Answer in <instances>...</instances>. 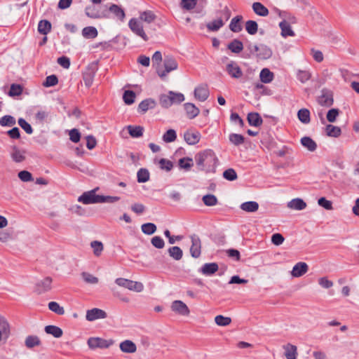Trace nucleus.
<instances>
[{
    "instance_id": "nucleus-1",
    "label": "nucleus",
    "mask_w": 359,
    "mask_h": 359,
    "mask_svg": "<svg viewBox=\"0 0 359 359\" xmlns=\"http://www.w3.org/2000/svg\"><path fill=\"white\" fill-rule=\"evenodd\" d=\"M219 160L215 152L210 149L203 151V169L207 172H215Z\"/></svg>"
},
{
    "instance_id": "nucleus-2",
    "label": "nucleus",
    "mask_w": 359,
    "mask_h": 359,
    "mask_svg": "<svg viewBox=\"0 0 359 359\" xmlns=\"http://www.w3.org/2000/svg\"><path fill=\"white\" fill-rule=\"evenodd\" d=\"M118 286L126 288L130 291L141 292L144 290V285L139 281H134L123 278H118L115 280Z\"/></svg>"
},
{
    "instance_id": "nucleus-3",
    "label": "nucleus",
    "mask_w": 359,
    "mask_h": 359,
    "mask_svg": "<svg viewBox=\"0 0 359 359\" xmlns=\"http://www.w3.org/2000/svg\"><path fill=\"white\" fill-rule=\"evenodd\" d=\"M248 49L251 53H255L260 60H267L272 55V50L264 44L249 45Z\"/></svg>"
},
{
    "instance_id": "nucleus-4",
    "label": "nucleus",
    "mask_w": 359,
    "mask_h": 359,
    "mask_svg": "<svg viewBox=\"0 0 359 359\" xmlns=\"http://www.w3.org/2000/svg\"><path fill=\"white\" fill-rule=\"evenodd\" d=\"M128 27L130 30L137 36L141 37L144 41L149 40L146 34L142 22L135 18H131L128 22Z\"/></svg>"
},
{
    "instance_id": "nucleus-5",
    "label": "nucleus",
    "mask_w": 359,
    "mask_h": 359,
    "mask_svg": "<svg viewBox=\"0 0 359 359\" xmlns=\"http://www.w3.org/2000/svg\"><path fill=\"white\" fill-rule=\"evenodd\" d=\"M87 344L90 348H107L114 344L112 339L106 340L100 337H90Z\"/></svg>"
},
{
    "instance_id": "nucleus-6",
    "label": "nucleus",
    "mask_w": 359,
    "mask_h": 359,
    "mask_svg": "<svg viewBox=\"0 0 359 359\" xmlns=\"http://www.w3.org/2000/svg\"><path fill=\"white\" fill-rule=\"evenodd\" d=\"M98 190V188H95L91 191L84 192L78 198V201L83 204H93L100 203V195H97L95 193Z\"/></svg>"
},
{
    "instance_id": "nucleus-7",
    "label": "nucleus",
    "mask_w": 359,
    "mask_h": 359,
    "mask_svg": "<svg viewBox=\"0 0 359 359\" xmlns=\"http://www.w3.org/2000/svg\"><path fill=\"white\" fill-rule=\"evenodd\" d=\"M97 71V65L94 63L89 65L83 73V80L86 87L90 88L93 82Z\"/></svg>"
},
{
    "instance_id": "nucleus-8",
    "label": "nucleus",
    "mask_w": 359,
    "mask_h": 359,
    "mask_svg": "<svg viewBox=\"0 0 359 359\" xmlns=\"http://www.w3.org/2000/svg\"><path fill=\"white\" fill-rule=\"evenodd\" d=\"M164 70H158V74L161 78L165 77L171 71L177 69V63L172 57L166 56L164 60Z\"/></svg>"
},
{
    "instance_id": "nucleus-9",
    "label": "nucleus",
    "mask_w": 359,
    "mask_h": 359,
    "mask_svg": "<svg viewBox=\"0 0 359 359\" xmlns=\"http://www.w3.org/2000/svg\"><path fill=\"white\" fill-rule=\"evenodd\" d=\"M333 102L332 92L323 89L321 92V95L318 98V104L321 106L329 107L332 105Z\"/></svg>"
},
{
    "instance_id": "nucleus-10",
    "label": "nucleus",
    "mask_w": 359,
    "mask_h": 359,
    "mask_svg": "<svg viewBox=\"0 0 359 359\" xmlns=\"http://www.w3.org/2000/svg\"><path fill=\"white\" fill-rule=\"evenodd\" d=\"M171 310L177 314L181 316H188L189 309L188 306L180 300H175L171 304Z\"/></svg>"
},
{
    "instance_id": "nucleus-11",
    "label": "nucleus",
    "mask_w": 359,
    "mask_h": 359,
    "mask_svg": "<svg viewBox=\"0 0 359 359\" xmlns=\"http://www.w3.org/2000/svg\"><path fill=\"white\" fill-rule=\"evenodd\" d=\"M107 318V313L100 309H92L86 311V318L88 321H94L97 319H104Z\"/></svg>"
},
{
    "instance_id": "nucleus-12",
    "label": "nucleus",
    "mask_w": 359,
    "mask_h": 359,
    "mask_svg": "<svg viewBox=\"0 0 359 359\" xmlns=\"http://www.w3.org/2000/svg\"><path fill=\"white\" fill-rule=\"evenodd\" d=\"M309 266L306 262H299L297 263L291 271V276L294 278H299L307 273Z\"/></svg>"
},
{
    "instance_id": "nucleus-13",
    "label": "nucleus",
    "mask_w": 359,
    "mask_h": 359,
    "mask_svg": "<svg viewBox=\"0 0 359 359\" xmlns=\"http://www.w3.org/2000/svg\"><path fill=\"white\" fill-rule=\"evenodd\" d=\"M52 278L46 277L43 280L38 281L36 284L35 291L38 294H42L49 291L51 289Z\"/></svg>"
},
{
    "instance_id": "nucleus-14",
    "label": "nucleus",
    "mask_w": 359,
    "mask_h": 359,
    "mask_svg": "<svg viewBox=\"0 0 359 359\" xmlns=\"http://www.w3.org/2000/svg\"><path fill=\"white\" fill-rule=\"evenodd\" d=\"M184 138L187 144H195L200 141L201 135L198 131L191 129L184 133Z\"/></svg>"
},
{
    "instance_id": "nucleus-15",
    "label": "nucleus",
    "mask_w": 359,
    "mask_h": 359,
    "mask_svg": "<svg viewBox=\"0 0 359 359\" xmlns=\"http://www.w3.org/2000/svg\"><path fill=\"white\" fill-rule=\"evenodd\" d=\"M226 72L233 78L239 79L243 76V72L239 66L234 62L226 65Z\"/></svg>"
},
{
    "instance_id": "nucleus-16",
    "label": "nucleus",
    "mask_w": 359,
    "mask_h": 359,
    "mask_svg": "<svg viewBox=\"0 0 359 359\" xmlns=\"http://www.w3.org/2000/svg\"><path fill=\"white\" fill-rule=\"evenodd\" d=\"M192 245L190 248V252L193 257L198 258L201 253V243L198 238L191 236Z\"/></svg>"
},
{
    "instance_id": "nucleus-17",
    "label": "nucleus",
    "mask_w": 359,
    "mask_h": 359,
    "mask_svg": "<svg viewBox=\"0 0 359 359\" xmlns=\"http://www.w3.org/2000/svg\"><path fill=\"white\" fill-rule=\"evenodd\" d=\"M11 156L15 163H21L25 160V151L13 146L11 149Z\"/></svg>"
},
{
    "instance_id": "nucleus-18",
    "label": "nucleus",
    "mask_w": 359,
    "mask_h": 359,
    "mask_svg": "<svg viewBox=\"0 0 359 359\" xmlns=\"http://www.w3.org/2000/svg\"><path fill=\"white\" fill-rule=\"evenodd\" d=\"M284 355L287 359H297V347L292 344L283 346Z\"/></svg>"
},
{
    "instance_id": "nucleus-19",
    "label": "nucleus",
    "mask_w": 359,
    "mask_h": 359,
    "mask_svg": "<svg viewBox=\"0 0 359 359\" xmlns=\"http://www.w3.org/2000/svg\"><path fill=\"white\" fill-rule=\"evenodd\" d=\"M109 11L111 13L114 17L123 22L126 18V13L123 8L116 4H111L109 7Z\"/></svg>"
},
{
    "instance_id": "nucleus-20",
    "label": "nucleus",
    "mask_w": 359,
    "mask_h": 359,
    "mask_svg": "<svg viewBox=\"0 0 359 359\" xmlns=\"http://www.w3.org/2000/svg\"><path fill=\"white\" fill-rule=\"evenodd\" d=\"M122 352L126 353H133L137 351L136 344L130 340H125L119 345Z\"/></svg>"
},
{
    "instance_id": "nucleus-21",
    "label": "nucleus",
    "mask_w": 359,
    "mask_h": 359,
    "mask_svg": "<svg viewBox=\"0 0 359 359\" xmlns=\"http://www.w3.org/2000/svg\"><path fill=\"white\" fill-rule=\"evenodd\" d=\"M11 334V327L8 322L4 319L0 323V341L2 339L6 341Z\"/></svg>"
},
{
    "instance_id": "nucleus-22",
    "label": "nucleus",
    "mask_w": 359,
    "mask_h": 359,
    "mask_svg": "<svg viewBox=\"0 0 359 359\" xmlns=\"http://www.w3.org/2000/svg\"><path fill=\"white\" fill-rule=\"evenodd\" d=\"M288 208L296 210H302L306 208V203L299 198H294L287 204Z\"/></svg>"
},
{
    "instance_id": "nucleus-23",
    "label": "nucleus",
    "mask_w": 359,
    "mask_h": 359,
    "mask_svg": "<svg viewBox=\"0 0 359 359\" xmlns=\"http://www.w3.org/2000/svg\"><path fill=\"white\" fill-rule=\"evenodd\" d=\"M279 27L281 29V36L283 37L294 36V32L292 29L290 22L287 20H282L279 23Z\"/></svg>"
},
{
    "instance_id": "nucleus-24",
    "label": "nucleus",
    "mask_w": 359,
    "mask_h": 359,
    "mask_svg": "<svg viewBox=\"0 0 359 359\" xmlns=\"http://www.w3.org/2000/svg\"><path fill=\"white\" fill-rule=\"evenodd\" d=\"M156 107V102L151 98L142 100L138 106V111L144 114L148 109H154Z\"/></svg>"
},
{
    "instance_id": "nucleus-25",
    "label": "nucleus",
    "mask_w": 359,
    "mask_h": 359,
    "mask_svg": "<svg viewBox=\"0 0 359 359\" xmlns=\"http://www.w3.org/2000/svg\"><path fill=\"white\" fill-rule=\"evenodd\" d=\"M243 20V17L241 15H236L233 18L229 24V29L233 32H240L243 27L241 25V22Z\"/></svg>"
},
{
    "instance_id": "nucleus-26",
    "label": "nucleus",
    "mask_w": 359,
    "mask_h": 359,
    "mask_svg": "<svg viewBox=\"0 0 359 359\" xmlns=\"http://www.w3.org/2000/svg\"><path fill=\"white\" fill-rule=\"evenodd\" d=\"M86 14L90 18H101L107 17L105 14L100 13L93 5L86 7Z\"/></svg>"
},
{
    "instance_id": "nucleus-27",
    "label": "nucleus",
    "mask_w": 359,
    "mask_h": 359,
    "mask_svg": "<svg viewBox=\"0 0 359 359\" xmlns=\"http://www.w3.org/2000/svg\"><path fill=\"white\" fill-rule=\"evenodd\" d=\"M224 25V22L221 18H218L206 24L207 29L210 32H217Z\"/></svg>"
},
{
    "instance_id": "nucleus-28",
    "label": "nucleus",
    "mask_w": 359,
    "mask_h": 359,
    "mask_svg": "<svg viewBox=\"0 0 359 359\" xmlns=\"http://www.w3.org/2000/svg\"><path fill=\"white\" fill-rule=\"evenodd\" d=\"M253 11L259 16L266 17L269 15V10L262 4L255 2L252 6Z\"/></svg>"
},
{
    "instance_id": "nucleus-29",
    "label": "nucleus",
    "mask_w": 359,
    "mask_h": 359,
    "mask_svg": "<svg viewBox=\"0 0 359 359\" xmlns=\"http://www.w3.org/2000/svg\"><path fill=\"white\" fill-rule=\"evenodd\" d=\"M34 118L39 124H43L45 122L51 120L50 113L45 110L38 111L35 114Z\"/></svg>"
},
{
    "instance_id": "nucleus-30",
    "label": "nucleus",
    "mask_w": 359,
    "mask_h": 359,
    "mask_svg": "<svg viewBox=\"0 0 359 359\" xmlns=\"http://www.w3.org/2000/svg\"><path fill=\"white\" fill-rule=\"evenodd\" d=\"M41 341L39 337L36 335H29L26 337L25 344L28 348H33L36 346H40Z\"/></svg>"
},
{
    "instance_id": "nucleus-31",
    "label": "nucleus",
    "mask_w": 359,
    "mask_h": 359,
    "mask_svg": "<svg viewBox=\"0 0 359 359\" xmlns=\"http://www.w3.org/2000/svg\"><path fill=\"white\" fill-rule=\"evenodd\" d=\"M227 48L232 53L238 54L243 50V44L240 40L233 39L228 44Z\"/></svg>"
},
{
    "instance_id": "nucleus-32",
    "label": "nucleus",
    "mask_w": 359,
    "mask_h": 359,
    "mask_svg": "<svg viewBox=\"0 0 359 359\" xmlns=\"http://www.w3.org/2000/svg\"><path fill=\"white\" fill-rule=\"evenodd\" d=\"M300 142L302 145L309 151H314L317 148V144L310 137H304Z\"/></svg>"
},
{
    "instance_id": "nucleus-33",
    "label": "nucleus",
    "mask_w": 359,
    "mask_h": 359,
    "mask_svg": "<svg viewBox=\"0 0 359 359\" xmlns=\"http://www.w3.org/2000/svg\"><path fill=\"white\" fill-rule=\"evenodd\" d=\"M248 121L250 126L258 127L262 123V119L260 115L256 112L249 113L248 115Z\"/></svg>"
},
{
    "instance_id": "nucleus-34",
    "label": "nucleus",
    "mask_w": 359,
    "mask_h": 359,
    "mask_svg": "<svg viewBox=\"0 0 359 359\" xmlns=\"http://www.w3.org/2000/svg\"><path fill=\"white\" fill-rule=\"evenodd\" d=\"M156 18V15L151 11H146L140 13L139 20L148 24L154 22Z\"/></svg>"
},
{
    "instance_id": "nucleus-35",
    "label": "nucleus",
    "mask_w": 359,
    "mask_h": 359,
    "mask_svg": "<svg viewBox=\"0 0 359 359\" xmlns=\"http://www.w3.org/2000/svg\"><path fill=\"white\" fill-rule=\"evenodd\" d=\"M44 330L47 334H51L55 338L61 337L63 334L62 330L55 325H47L45 327Z\"/></svg>"
},
{
    "instance_id": "nucleus-36",
    "label": "nucleus",
    "mask_w": 359,
    "mask_h": 359,
    "mask_svg": "<svg viewBox=\"0 0 359 359\" xmlns=\"http://www.w3.org/2000/svg\"><path fill=\"white\" fill-rule=\"evenodd\" d=\"M187 116L189 118H195L200 112L199 109L191 103H186L184 105Z\"/></svg>"
},
{
    "instance_id": "nucleus-37",
    "label": "nucleus",
    "mask_w": 359,
    "mask_h": 359,
    "mask_svg": "<svg viewBox=\"0 0 359 359\" xmlns=\"http://www.w3.org/2000/svg\"><path fill=\"white\" fill-rule=\"evenodd\" d=\"M297 117L299 120L304 124H308L311 121L310 111L309 109L303 108L298 111Z\"/></svg>"
},
{
    "instance_id": "nucleus-38",
    "label": "nucleus",
    "mask_w": 359,
    "mask_h": 359,
    "mask_svg": "<svg viewBox=\"0 0 359 359\" xmlns=\"http://www.w3.org/2000/svg\"><path fill=\"white\" fill-rule=\"evenodd\" d=\"M259 208V204L255 201L245 202L241 205V209L248 212H255Z\"/></svg>"
},
{
    "instance_id": "nucleus-39",
    "label": "nucleus",
    "mask_w": 359,
    "mask_h": 359,
    "mask_svg": "<svg viewBox=\"0 0 359 359\" xmlns=\"http://www.w3.org/2000/svg\"><path fill=\"white\" fill-rule=\"evenodd\" d=\"M51 29V23L46 20H40L38 25V32L43 35H46Z\"/></svg>"
},
{
    "instance_id": "nucleus-40",
    "label": "nucleus",
    "mask_w": 359,
    "mask_h": 359,
    "mask_svg": "<svg viewBox=\"0 0 359 359\" xmlns=\"http://www.w3.org/2000/svg\"><path fill=\"white\" fill-rule=\"evenodd\" d=\"M325 132L330 137H338L341 133V130L338 126L329 124L325 127Z\"/></svg>"
},
{
    "instance_id": "nucleus-41",
    "label": "nucleus",
    "mask_w": 359,
    "mask_h": 359,
    "mask_svg": "<svg viewBox=\"0 0 359 359\" xmlns=\"http://www.w3.org/2000/svg\"><path fill=\"white\" fill-rule=\"evenodd\" d=\"M260 80L264 83H269L273 79V74L267 68L263 69L260 72Z\"/></svg>"
},
{
    "instance_id": "nucleus-42",
    "label": "nucleus",
    "mask_w": 359,
    "mask_h": 359,
    "mask_svg": "<svg viewBox=\"0 0 359 359\" xmlns=\"http://www.w3.org/2000/svg\"><path fill=\"white\" fill-rule=\"evenodd\" d=\"M97 34V30L94 27H86L82 30V34L86 39H95Z\"/></svg>"
},
{
    "instance_id": "nucleus-43",
    "label": "nucleus",
    "mask_w": 359,
    "mask_h": 359,
    "mask_svg": "<svg viewBox=\"0 0 359 359\" xmlns=\"http://www.w3.org/2000/svg\"><path fill=\"white\" fill-rule=\"evenodd\" d=\"M127 128L130 135L133 137H140L143 135L144 128L142 126H128Z\"/></svg>"
},
{
    "instance_id": "nucleus-44",
    "label": "nucleus",
    "mask_w": 359,
    "mask_h": 359,
    "mask_svg": "<svg viewBox=\"0 0 359 359\" xmlns=\"http://www.w3.org/2000/svg\"><path fill=\"white\" fill-rule=\"evenodd\" d=\"M218 264L217 263H208L203 265V274L212 275L218 271Z\"/></svg>"
},
{
    "instance_id": "nucleus-45",
    "label": "nucleus",
    "mask_w": 359,
    "mask_h": 359,
    "mask_svg": "<svg viewBox=\"0 0 359 359\" xmlns=\"http://www.w3.org/2000/svg\"><path fill=\"white\" fill-rule=\"evenodd\" d=\"M168 95L170 98V102H172V104H180L184 100V96L182 93H175L170 90L168 92Z\"/></svg>"
},
{
    "instance_id": "nucleus-46",
    "label": "nucleus",
    "mask_w": 359,
    "mask_h": 359,
    "mask_svg": "<svg viewBox=\"0 0 359 359\" xmlns=\"http://www.w3.org/2000/svg\"><path fill=\"white\" fill-rule=\"evenodd\" d=\"M215 322L218 326H228L231 323V318L222 315H218L215 316Z\"/></svg>"
},
{
    "instance_id": "nucleus-47",
    "label": "nucleus",
    "mask_w": 359,
    "mask_h": 359,
    "mask_svg": "<svg viewBox=\"0 0 359 359\" xmlns=\"http://www.w3.org/2000/svg\"><path fill=\"white\" fill-rule=\"evenodd\" d=\"M169 255L175 260H180L182 257V250L177 246L171 247L168 249Z\"/></svg>"
},
{
    "instance_id": "nucleus-48",
    "label": "nucleus",
    "mask_w": 359,
    "mask_h": 359,
    "mask_svg": "<svg viewBox=\"0 0 359 359\" xmlns=\"http://www.w3.org/2000/svg\"><path fill=\"white\" fill-rule=\"evenodd\" d=\"M15 118L11 115H5L0 118V125L1 126L11 127L15 125Z\"/></svg>"
},
{
    "instance_id": "nucleus-49",
    "label": "nucleus",
    "mask_w": 359,
    "mask_h": 359,
    "mask_svg": "<svg viewBox=\"0 0 359 359\" xmlns=\"http://www.w3.org/2000/svg\"><path fill=\"white\" fill-rule=\"evenodd\" d=\"M163 140L166 143H170L175 141L177 139V134L175 130H168L162 137Z\"/></svg>"
},
{
    "instance_id": "nucleus-50",
    "label": "nucleus",
    "mask_w": 359,
    "mask_h": 359,
    "mask_svg": "<svg viewBox=\"0 0 359 359\" xmlns=\"http://www.w3.org/2000/svg\"><path fill=\"white\" fill-rule=\"evenodd\" d=\"M245 29L249 34L254 35L257 32L258 25L254 20H248L245 22Z\"/></svg>"
},
{
    "instance_id": "nucleus-51",
    "label": "nucleus",
    "mask_w": 359,
    "mask_h": 359,
    "mask_svg": "<svg viewBox=\"0 0 359 359\" xmlns=\"http://www.w3.org/2000/svg\"><path fill=\"white\" fill-rule=\"evenodd\" d=\"M137 177L138 182H146L149 180V172L147 169L141 168L137 173Z\"/></svg>"
},
{
    "instance_id": "nucleus-52",
    "label": "nucleus",
    "mask_w": 359,
    "mask_h": 359,
    "mask_svg": "<svg viewBox=\"0 0 359 359\" xmlns=\"http://www.w3.org/2000/svg\"><path fill=\"white\" fill-rule=\"evenodd\" d=\"M229 140L233 144L238 146L244 142L245 138L241 135L231 133L229 135Z\"/></svg>"
},
{
    "instance_id": "nucleus-53",
    "label": "nucleus",
    "mask_w": 359,
    "mask_h": 359,
    "mask_svg": "<svg viewBox=\"0 0 359 359\" xmlns=\"http://www.w3.org/2000/svg\"><path fill=\"white\" fill-rule=\"evenodd\" d=\"M81 276L86 283L95 285L99 282L98 278L88 272H82Z\"/></svg>"
},
{
    "instance_id": "nucleus-54",
    "label": "nucleus",
    "mask_w": 359,
    "mask_h": 359,
    "mask_svg": "<svg viewBox=\"0 0 359 359\" xmlns=\"http://www.w3.org/2000/svg\"><path fill=\"white\" fill-rule=\"evenodd\" d=\"M141 229L144 234L151 235L156 231V226L153 223H145L142 225Z\"/></svg>"
},
{
    "instance_id": "nucleus-55",
    "label": "nucleus",
    "mask_w": 359,
    "mask_h": 359,
    "mask_svg": "<svg viewBox=\"0 0 359 359\" xmlns=\"http://www.w3.org/2000/svg\"><path fill=\"white\" fill-rule=\"evenodd\" d=\"M222 176L225 180L228 181H234L238 178L237 173L233 168H228L224 170Z\"/></svg>"
},
{
    "instance_id": "nucleus-56",
    "label": "nucleus",
    "mask_w": 359,
    "mask_h": 359,
    "mask_svg": "<svg viewBox=\"0 0 359 359\" xmlns=\"http://www.w3.org/2000/svg\"><path fill=\"white\" fill-rule=\"evenodd\" d=\"M218 203L217 197L213 194H207L203 196V203L208 206L216 205Z\"/></svg>"
},
{
    "instance_id": "nucleus-57",
    "label": "nucleus",
    "mask_w": 359,
    "mask_h": 359,
    "mask_svg": "<svg viewBox=\"0 0 359 359\" xmlns=\"http://www.w3.org/2000/svg\"><path fill=\"white\" fill-rule=\"evenodd\" d=\"M48 309L58 315H63L65 313L64 308L60 306L59 304L55 302H49Z\"/></svg>"
},
{
    "instance_id": "nucleus-58",
    "label": "nucleus",
    "mask_w": 359,
    "mask_h": 359,
    "mask_svg": "<svg viewBox=\"0 0 359 359\" xmlns=\"http://www.w3.org/2000/svg\"><path fill=\"white\" fill-rule=\"evenodd\" d=\"M135 93L133 90H126L123 99L126 104H131L135 102Z\"/></svg>"
},
{
    "instance_id": "nucleus-59",
    "label": "nucleus",
    "mask_w": 359,
    "mask_h": 359,
    "mask_svg": "<svg viewBox=\"0 0 359 359\" xmlns=\"http://www.w3.org/2000/svg\"><path fill=\"white\" fill-rule=\"evenodd\" d=\"M179 166L180 168L188 170L193 166V161L190 158H180L179 160Z\"/></svg>"
},
{
    "instance_id": "nucleus-60",
    "label": "nucleus",
    "mask_w": 359,
    "mask_h": 359,
    "mask_svg": "<svg viewBox=\"0 0 359 359\" xmlns=\"http://www.w3.org/2000/svg\"><path fill=\"white\" fill-rule=\"evenodd\" d=\"M159 103L163 108H169L170 106H172V102H170V98L168 93L161 94L159 96Z\"/></svg>"
},
{
    "instance_id": "nucleus-61",
    "label": "nucleus",
    "mask_w": 359,
    "mask_h": 359,
    "mask_svg": "<svg viewBox=\"0 0 359 359\" xmlns=\"http://www.w3.org/2000/svg\"><path fill=\"white\" fill-rule=\"evenodd\" d=\"M198 0H181L180 6L187 11H190L195 8Z\"/></svg>"
},
{
    "instance_id": "nucleus-62",
    "label": "nucleus",
    "mask_w": 359,
    "mask_h": 359,
    "mask_svg": "<svg viewBox=\"0 0 359 359\" xmlns=\"http://www.w3.org/2000/svg\"><path fill=\"white\" fill-rule=\"evenodd\" d=\"M339 114V110L338 109H330L326 115L327 120L330 123H334L336 121L337 116Z\"/></svg>"
},
{
    "instance_id": "nucleus-63",
    "label": "nucleus",
    "mask_w": 359,
    "mask_h": 359,
    "mask_svg": "<svg viewBox=\"0 0 359 359\" xmlns=\"http://www.w3.org/2000/svg\"><path fill=\"white\" fill-rule=\"evenodd\" d=\"M18 123L27 134L30 135L33 133L31 125L24 118H20L18 121Z\"/></svg>"
},
{
    "instance_id": "nucleus-64",
    "label": "nucleus",
    "mask_w": 359,
    "mask_h": 359,
    "mask_svg": "<svg viewBox=\"0 0 359 359\" xmlns=\"http://www.w3.org/2000/svg\"><path fill=\"white\" fill-rule=\"evenodd\" d=\"M90 246L93 249V252L96 256H99L103 250V245L100 241H94L91 242Z\"/></svg>"
}]
</instances>
